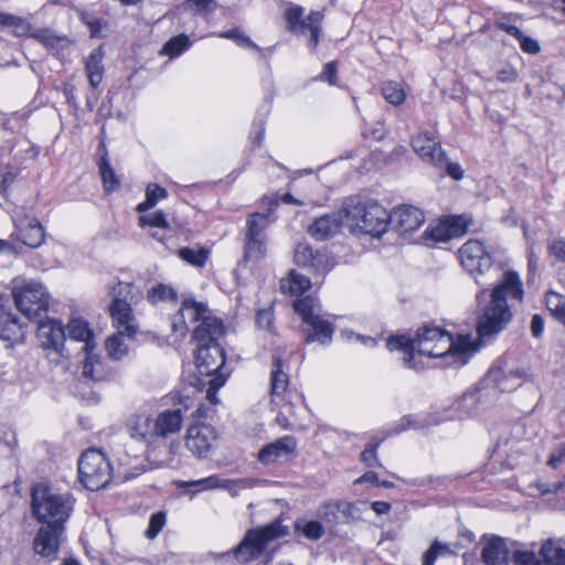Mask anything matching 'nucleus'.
I'll return each mask as SVG.
<instances>
[{"label":"nucleus","instance_id":"f257e3e1","mask_svg":"<svg viewBox=\"0 0 565 565\" xmlns=\"http://www.w3.org/2000/svg\"><path fill=\"white\" fill-rule=\"evenodd\" d=\"M495 281L498 284L492 289L490 301L478 319V332L481 337L497 334L510 322L512 311L507 302L508 297L523 300V284L516 271L507 270Z\"/></svg>","mask_w":565,"mask_h":565},{"label":"nucleus","instance_id":"f03ea898","mask_svg":"<svg viewBox=\"0 0 565 565\" xmlns=\"http://www.w3.org/2000/svg\"><path fill=\"white\" fill-rule=\"evenodd\" d=\"M224 334L221 319H206L193 331V339L198 342L195 363L201 375L215 376L225 364V352L218 343Z\"/></svg>","mask_w":565,"mask_h":565},{"label":"nucleus","instance_id":"7ed1b4c3","mask_svg":"<svg viewBox=\"0 0 565 565\" xmlns=\"http://www.w3.org/2000/svg\"><path fill=\"white\" fill-rule=\"evenodd\" d=\"M31 508L39 523L65 526L74 509V499L70 493H58L38 483L31 491Z\"/></svg>","mask_w":565,"mask_h":565},{"label":"nucleus","instance_id":"20e7f679","mask_svg":"<svg viewBox=\"0 0 565 565\" xmlns=\"http://www.w3.org/2000/svg\"><path fill=\"white\" fill-rule=\"evenodd\" d=\"M459 258L462 267L480 286L491 285L504 273L479 239L466 242L459 249Z\"/></svg>","mask_w":565,"mask_h":565},{"label":"nucleus","instance_id":"39448f33","mask_svg":"<svg viewBox=\"0 0 565 565\" xmlns=\"http://www.w3.org/2000/svg\"><path fill=\"white\" fill-rule=\"evenodd\" d=\"M345 217L351 227L380 237L388 226V212L375 201H356L348 205Z\"/></svg>","mask_w":565,"mask_h":565},{"label":"nucleus","instance_id":"423d86ee","mask_svg":"<svg viewBox=\"0 0 565 565\" xmlns=\"http://www.w3.org/2000/svg\"><path fill=\"white\" fill-rule=\"evenodd\" d=\"M445 332V330L438 327L424 326L417 330L414 338L405 334L391 335L387 339L386 347L390 351L399 350L404 352V365L411 369H417L416 364L413 363L414 352L416 351L422 355L433 353L431 345L436 343Z\"/></svg>","mask_w":565,"mask_h":565},{"label":"nucleus","instance_id":"0eeeda50","mask_svg":"<svg viewBox=\"0 0 565 565\" xmlns=\"http://www.w3.org/2000/svg\"><path fill=\"white\" fill-rule=\"evenodd\" d=\"M287 534V527L279 520L246 532L242 542L233 550V554L241 563L258 558L271 541Z\"/></svg>","mask_w":565,"mask_h":565},{"label":"nucleus","instance_id":"6e6552de","mask_svg":"<svg viewBox=\"0 0 565 565\" xmlns=\"http://www.w3.org/2000/svg\"><path fill=\"white\" fill-rule=\"evenodd\" d=\"M12 296L18 309L28 318H40L49 308L50 297L42 284L15 278L13 280Z\"/></svg>","mask_w":565,"mask_h":565},{"label":"nucleus","instance_id":"1a4fd4ad","mask_svg":"<svg viewBox=\"0 0 565 565\" xmlns=\"http://www.w3.org/2000/svg\"><path fill=\"white\" fill-rule=\"evenodd\" d=\"M111 471L110 462L100 450H86L78 460L79 480L90 491L105 488L111 480Z\"/></svg>","mask_w":565,"mask_h":565},{"label":"nucleus","instance_id":"9d476101","mask_svg":"<svg viewBox=\"0 0 565 565\" xmlns=\"http://www.w3.org/2000/svg\"><path fill=\"white\" fill-rule=\"evenodd\" d=\"M286 29L297 35L302 36L309 33L308 47L315 51L319 44V38L322 31L323 14L320 11H311L305 17V9L300 6H290L284 12Z\"/></svg>","mask_w":565,"mask_h":565},{"label":"nucleus","instance_id":"9b49d317","mask_svg":"<svg viewBox=\"0 0 565 565\" xmlns=\"http://www.w3.org/2000/svg\"><path fill=\"white\" fill-rule=\"evenodd\" d=\"M431 347L433 353H427V356L444 358L448 364L457 366L465 365L478 350V347L471 342L470 335H459L455 340L447 331Z\"/></svg>","mask_w":565,"mask_h":565},{"label":"nucleus","instance_id":"f8f14e48","mask_svg":"<svg viewBox=\"0 0 565 565\" xmlns=\"http://www.w3.org/2000/svg\"><path fill=\"white\" fill-rule=\"evenodd\" d=\"M132 284L118 281L111 289L113 303L109 308L111 318L120 332L136 333L137 324L130 307L135 298Z\"/></svg>","mask_w":565,"mask_h":565},{"label":"nucleus","instance_id":"ddd939ff","mask_svg":"<svg viewBox=\"0 0 565 565\" xmlns=\"http://www.w3.org/2000/svg\"><path fill=\"white\" fill-rule=\"evenodd\" d=\"M65 526L41 524L33 539V550L42 557L55 558L63 541Z\"/></svg>","mask_w":565,"mask_h":565},{"label":"nucleus","instance_id":"4468645a","mask_svg":"<svg viewBox=\"0 0 565 565\" xmlns=\"http://www.w3.org/2000/svg\"><path fill=\"white\" fill-rule=\"evenodd\" d=\"M294 257L298 266L309 268L311 273L318 276H323L334 265L327 252L315 250L307 243L297 245Z\"/></svg>","mask_w":565,"mask_h":565},{"label":"nucleus","instance_id":"2eb2a0df","mask_svg":"<svg viewBox=\"0 0 565 565\" xmlns=\"http://www.w3.org/2000/svg\"><path fill=\"white\" fill-rule=\"evenodd\" d=\"M13 236L31 248H38L45 242V231L41 222L30 215L14 217Z\"/></svg>","mask_w":565,"mask_h":565},{"label":"nucleus","instance_id":"dca6fc26","mask_svg":"<svg viewBox=\"0 0 565 565\" xmlns=\"http://www.w3.org/2000/svg\"><path fill=\"white\" fill-rule=\"evenodd\" d=\"M424 221L423 211L413 205H402L388 213V225L399 235L418 230Z\"/></svg>","mask_w":565,"mask_h":565},{"label":"nucleus","instance_id":"f3484780","mask_svg":"<svg viewBox=\"0 0 565 565\" xmlns=\"http://www.w3.org/2000/svg\"><path fill=\"white\" fill-rule=\"evenodd\" d=\"M216 440V431L211 425L193 424L188 429L186 447L199 458H205L211 452Z\"/></svg>","mask_w":565,"mask_h":565},{"label":"nucleus","instance_id":"a211bd4d","mask_svg":"<svg viewBox=\"0 0 565 565\" xmlns=\"http://www.w3.org/2000/svg\"><path fill=\"white\" fill-rule=\"evenodd\" d=\"M413 150L426 162L441 166L446 160V151L431 132H419L412 139Z\"/></svg>","mask_w":565,"mask_h":565},{"label":"nucleus","instance_id":"6ab92c4d","mask_svg":"<svg viewBox=\"0 0 565 565\" xmlns=\"http://www.w3.org/2000/svg\"><path fill=\"white\" fill-rule=\"evenodd\" d=\"M0 308L2 306L0 305ZM28 334V323L9 311L1 309L0 311V339L8 348L21 344L25 341Z\"/></svg>","mask_w":565,"mask_h":565},{"label":"nucleus","instance_id":"aec40b11","mask_svg":"<svg viewBox=\"0 0 565 565\" xmlns=\"http://www.w3.org/2000/svg\"><path fill=\"white\" fill-rule=\"evenodd\" d=\"M126 429L131 439L142 443L147 447L157 443L154 419L148 414H134L126 423Z\"/></svg>","mask_w":565,"mask_h":565},{"label":"nucleus","instance_id":"412c9836","mask_svg":"<svg viewBox=\"0 0 565 565\" xmlns=\"http://www.w3.org/2000/svg\"><path fill=\"white\" fill-rule=\"evenodd\" d=\"M36 337L44 349L60 351L66 339V333L61 321L56 319H41Z\"/></svg>","mask_w":565,"mask_h":565},{"label":"nucleus","instance_id":"4be33fe9","mask_svg":"<svg viewBox=\"0 0 565 565\" xmlns=\"http://www.w3.org/2000/svg\"><path fill=\"white\" fill-rule=\"evenodd\" d=\"M153 419L157 441L159 439H167L181 430L183 412L181 408L166 409L159 413Z\"/></svg>","mask_w":565,"mask_h":565},{"label":"nucleus","instance_id":"5701e85b","mask_svg":"<svg viewBox=\"0 0 565 565\" xmlns=\"http://www.w3.org/2000/svg\"><path fill=\"white\" fill-rule=\"evenodd\" d=\"M297 443L291 436H284L266 445L258 452V460L264 465L275 462L279 458L289 456L296 450Z\"/></svg>","mask_w":565,"mask_h":565},{"label":"nucleus","instance_id":"b1692460","mask_svg":"<svg viewBox=\"0 0 565 565\" xmlns=\"http://www.w3.org/2000/svg\"><path fill=\"white\" fill-rule=\"evenodd\" d=\"M486 544L482 548L481 557L486 565H507L509 548L505 541L492 535L490 537L483 536Z\"/></svg>","mask_w":565,"mask_h":565},{"label":"nucleus","instance_id":"393cba45","mask_svg":"<svg viewBox=\"0 0 565 565\" xmlns=\"http://www.w3.org/2000/svg\"><path fill=\"white\" fill-rule=\"evenodd\" d=\"M353 505L345 501H329L318 509V516L327 523H345L352 519Z\"/></svg>","mask_w":565,"mask_h":565},{"label":"nucleus","instance_id":"a878e982","mask_svg":"<svg viewBox=\"0 0 565 565\" xmlns=\"http://www.w3.org/2000/svg\"><path fill=\"white\" fill-rule=\"evenodd\" d=\"M341 217L339 214H326L318 217L309 227L308 231L312 237L318 241H324L333 236L340 231Z\"/></svg>","mask_w":565,"mask_h":565},{"label":"nucleus","instance_id":"bb28decb","mask_svg":"<svg viewBox=\"0 0 565 565\" xmlns=\"http://www.w3.org/2000/svg\"><path fill=\"white\" fill-rule=\"evenodd\" d=\"M278 206L277 199H269V207L266 212H255L252 213L246 221V234L247 236L262 237L266 238L265 230L269 225V216Z\"/></svg>","mask_w":565,"mask_h":565},{"label":"nucleus","instance_id":"cd10ccee","mask_svg":"<svg viewBox=\"0 0 565 565\" xmlns=\"http://www.w3.org/2000/svg\"><path fill=\"white\" fill-rule=\"evenodd\" d=\"M105 53L102 46L94 49L85 60V73L87 75L89 85L96 88L104 77V60Z\"/></svg>","mask_w":565,"mask_h":565},{"label":"nucleus","instance_id":"c85d7f7f","mask_svg":"<svg viewBox=\"0 0 565 565\" xmlns=\"http://www.w3.org/2000/svg\"><path fill=\"white\" fill-rule=\"evenodd\" d=\"M67 335L72 340L84 342L87 352L95 348L94 333L88 323L81 318H74L68 322Z\"/></svg>","mask_w":565,"mask_h":565},{"label":"nucleus","instance_id":"c756f323","mask_svg":"<svg viewBox=\"0 0 565 565\" xmlns=\"http://www.w3.org/2000/svg\"><path fill=\"white\" fill-rule=\"evenodd\" d=\"M488 379L495 383L501 392H510L521 384L522 372L510 371L504 373L500 367H493L489 371Z\"/></svg>","mask_w":565,"mask_h":565},{"label":"nucleus","instance_id":"7c9ffc66","mask_svg":"<svg viewBox=\"0 0 565 565\" xmlns=\"http://www.w3.org/2000/svg\"><path fill=\"white\" fill-rule=\"evenodd\" d=\"M179 315L184 321L203 323L206 319H216L209 315V309L205 303L198 302L193 299H185L179 310Z\"/></svg>","mask_w":565,"mask_h":565},{"label":"nucleus","instance_id":"2f4dec72","mask_svg":"<svg viewBox=\"0 0 565 565\" xmlns=\"http://www.w3.org/2000/svg\"><path fill=\"white\" fill-rule=\"evenodd\" d=\"M307 324L312 328V332L308 333L306 339L308 343L317 341L321 344H327L331 342L334 330L329 321L319 316Z\"/></svg>","mask_w":565,"mask_h":565},{"label":"nucleus","instance_id":"473e14b6","mask_svg":"<svg viewBox=\"0 0 565 565\" xmlns=\"http://www.w3.org/2000/svg\"><path fill=\"white\" fill-rule=\"evenodd\" d=\"M462 235L460 227H451L447 224L446 220L439 222L435 226H429L425 231L426 238H430L434 242H447L452 237Z\"/></svg>","mask_w":565,"mask_h":565},{"label":"nucleus","instance_id":"72a5a7b5","mask_svg":"<svg viewBox=\"0 0 565 565\" xmlns=\"http://www.w3.org/2000/svg\"><path fill=\"white\" fill-rule=\"evenodd\" d=\"M289 383L287 373L284 371V363L280 358L274 359V369L270 374V393L271 395H281Z\"/></svg>","mask_w":565,"mask_h":565},{"label":"nucleus","instance_id":"f704fd0d","mask_svg":"<svg viewBox=\"0 0 565 565\" xmlns=\"http://www.w3.org/2000/svg\"><path fill=\"white\" fill-rule=\"evenodd\" d=\"M294 309L305 323H309L320 316V303L312 297L297 299L294 302Z\"/></svg>","mask_w":565,"mask_h":565},{"label":"nucleus","instance_id":"c9c22d12","mask_svg":"<svg viewBox=\"0 0 565 565\" xmlns=\"http://www.w3.org/2000/svg\"><path fill=\"white\" fill-rule=\"evenodd\" d=\"M311 287V281L308 277L302 274H298L291 270L289 278L280 281V288L284 292L290 295L302 294Z\"/></svg>","mask_w":565,"mask_h":565},{"label":"nucleus","instance_id":"e433bc0d","mask_svg":"<svg viewBox=\"0 0 565 565\" xmlns=\"http://www.w3.org/2000/svg\"><path fill=\"white\" fill-rule=\"evenodd\" d=\"M118 332L109 337L106 341V350L108 355L113 360L122 359L128 352V345L124 342L122 337L126 335L131 338L135 333L128 334L127 332H120L117 328Z\"/></svg>","mask_w":565,"mask_h":565},{"label":"nucleus","instance_id":"4c0bfd02","mask_svg":"<svg viewBox=\"0 0 565 565\" xmlns=\"http://www.w3.org/2000/svg\"><path fill=\"white\" fill-rule=\"evenodd\" d=\"M267 238L245 235L244 257L246 260L257 262L266 255Z\"/></svg>","mask_w":565,"mask_h":565},{"label":"nucleus","instance_id":"58836bf2","mask_svg":"<svg viewBox=\"0 0 565 565\" xmlns=\"http://www.w3.org/2000/svg\"><path fill=\"white\" fill-rule=\"evenodd\" d=\"M295 531L300 533L301 535H303L306 539H308L310 541H318L324 534L322 524L316 520H310V521H306L303 519L296 520Z\"/></svg>","mask_w":565,"mask_h":565},{"label":"nucleus","instance_id":"ea45409f","mask_svg":"<svg viewBox=\"0 0 565 565\" xmlns=\"http://www.w3.org/2000/svg\"><path fill=\"white\" fill-rule=\"evenodd\" d=\"M382 95L387 103L394 106L402 105L406 98L402 84L394 81H387L383 84Z\"/></svg>","mask_w":565,"mask_h":565},{"label":"nucleus","instance_id":"a19ab883","mask_svg":"<svg viewBox=\"0 0 565 565\" xmlns=\"http://www.w3.org/2000/svg\"><path fill=\"white\" fill-rule=\"evenodd\" d=\"M545 565H565V550L547 541L541 548Z\"/></svg>","mask_w":565,"mask_h":565},{"label":"nucleus","instance_id":"79ce46f5","mask_svg":"<svg viewBox=\"0 0 565 565\" xmlns=\"http://www.w3.org/2000/svg\"><path fill=\"white\" fill-rule=\"evenodd\" d=\"M178 255L182 260L196 267H203L209 259V250L205 248L182 247Z\"/></svg>","mask_w":565,"mask_h":565},{"label":"nucleus","instance_id":"37998d69","mask_svg":"<svg viewBox=\"0 0 565 565\" xmlns=\"http://www.w3.org/2000/svg\"><path fill=\"white\" fill-rule=\"evenodd\" d=\"M177 484L179 488L195 487L199 488V490H212L216 488L230 489V483L221 482V479L217 476H210L193 481H180Z\"/></svg>","mask_w":565,"mask_h":565},{"label":"nucleus","instance_id":"c03bdc74","mask_svg":"<svg viewBox=\"0 0 565 565\" xmlns=\"http://www.w3.org/2000/svg\"><path fill=\"white\" fill-rule=\"evenodd\" d=\"M0 24L14 28L18 36H25L32 33V25L23 18H19L9 13H0Z\"/></svg>","mask_w":565,"mask_h":565},{"label":"nucleus","instance_id":"a18cd8bd","mask_svg":"<svg viewBox=\"0 0 565 565\" xmlns=\"http://www.w3.org/2000/svg\"><path fill=\"white\" fill-rule=\"evenodd\" d=\"M100 148L104 150V154L100 157L98 162L99 172L104 181L107 191L114 190L118 185V180L115 175L113 168L107 159V152L105 146L102 143Z\"/></svg>","mask_w":565,"mask_h":565},{"label":"nucleus","instance_id":"49530a36","mask_svg":"<svg viewBox=\"0 0 565 565\" xmlns=\"http://www.w3.org/2000/svg\"><path fill=\"white\" fill-rule=\"evenodd\" d=\"M168 192L158 184H149L146 190V200L138 204L137 211L145 212L153 207L160 199H164Z\"/></svg>","mask_w":565,"mask_h":565},{"label":"nucleus","instance_id":"de8ad7c7","mask_svg":"<svg viewBox=\"0 0 565 565\" xmlns=\"http://www.w3.org/2000/svg\"><path fill=\"white\" fill-rule=\"evenodd\" d=\"M454 554L451 547L447 543H443L438 540H435L429 548L423 555V564L422 565H434L435 561L439 556L451 555Z\"/></svg>","mask_w":565,"mask_h":565},{"label":"nucleus","instance_id":"09e8293b","mask_svg":"<svg viewBox=\"0 0 565 565\" xmlns=\"http://www.w3.org/2000/svg\"><path fill=\"white\" fill-rule=\"evenodd\" d=\"M190 40L186 35L180 34L171 38L163 46L162 52L171 57L180 55L190 47Z\"/></svg>","mask_w":565,"mask_h":565},{"label":"nucleus","instance_id":"8fccbe9b","mask_svg":"<svg viewBox=\"0 0 565 565\" xmlns=\"http://www.w3.org/2000/svg\"><path fill=\"white\" fill-rule=\"evenodd\" d=\"M546 307L552 315L559 321L565 319V297L562 295L550 291L546 294Z\"/></svg>","mask_w":565,"mask_h":565},{"label":"nucleus","instance_id":"3c124183","mask_svg":"<svg viewBox=\"0 0 565 565\" xmlns=\"http://www.w3.org/2000/svg\"><path fill=\"white\" fill-rule=\"evenodd\" d=\"M148 299L153 303L164 300H175L177 292L172 287L159 284L148 291Z\"/></svg>","mask_w":565,"mask_h":565},{"label":"nucleus","instance_id":"603ef678","mask_svg":"<svg viewBox=\"0 0 565 565\" xmlns=\"http://www.w3.org/2000/svg\"><path fill=\"white\" fill-rule=\"evenodd\" d=\"M220 38L233 40L237 45L243 47H253L259 51V47L239 29H232L218 33Z\"/></svg>","mask_w":565,"mask_h":565},{"label":"nucleus","instance_id":"864d4df0","mask_svg":"<svg viewBox=\"0 0 565 565\" xmlns=\"http://www.w3.org/2000/svg\"><path fill=\"white\" fill-rule=\"evenodd\" d=\"M225 383V375L224 374H216L212 379L209 380V387L206 390V399L210 402L211 405H216L218 403L217 399V391L224 385Z\"/></svg>","mask_w":565,"mask_h":565},{"label":"nucleus","instance_id":"5fc2aeb1","mask_svg":"<svg viewBox=\"0 0 565 565\" xmlns=\"http://www.w3.org/2000/svg\"><path fill=\"white\" fill-rule=\"evenodd\" d=\"M141 225L156 226L160 228H168L169 224L166 214L162 211H156L150 215H143L139 217Z\"/></svg>","mask_w":565,"mask_h":565},{"label":"nucleus","instance_id":"6e6d98bb","mask_svg":"<svg viewBox=\"0 0 565 565\" xmlns=\"http://www.w3.org/2000/svg\"><path fill=\"white\" fill-rule=\"evenodd\" d=\"M166 523V514L163 512H157L150 516L149 526L146 531V535L149 539H154L162 530Z\"/></svg>","mask_w":565,"mask_h":565},{"label":"nucleus","instance_id":"4d7b16f0","mask_svg":"<svg viewBox=\"0 0 565 565\" xmlns=\"http://www.w3.org/2000/svg\"><path fill=\"white\" fill-rule=\"evenodd\" d=\"M274 322V311L268 309H260L256 315V323L258 328L270 331Z\"/></svg>","mask_w":565,"mask_h":565},{"label":"nucleus","instance_id":"13d9d810","mask_svg":"<svg viewBox=\"0 0 565 565\" xmlns=\"http://www.w3.org/2000/svg\"><path fill=\"white\" fill-rule=\"evenodd\" d=\"M379 445H380V443L369 445L361 452V461L364 462L367 467L380 466V461H379L377 455H376Z\"/></svg>","mask_w":565,"mask_h":565},{"label":"nucleus","instance_id":"bf43d9fd","mask_svg":"<svg viewBox=\"0 0 565 565\" xmlns=\"http://www.w3.org/2000/svg\"><path fill=\"white\" fill-rule=\"evenodd\" d=\"M521 50L527 54H537L541 51L540 44L536 40L521 33V38H518Z\"/></svg>","mask_w":565,"mask_h":565},{"label":"nucleus","instance_id":"052dcab7","mask_svg":"<svg viewBox=\"0 0 565 565\" xmlns=\"http://www.w3.org/2000/svg\"><path fill=\"white\" fill-rule=\"evenodd\" d=\"M337 72H338L337 63L334 61H331L324 65L323 71L318 76V78L320 81L328 82L330 85H337V81H338Z\"/></svg>","mask_w":565,"mask_h":565},{"label":"nucleus","instance_id":"680f3d73","mask_svg":"<svg viewBox=\"0 0 565 565\" xmlns=\"http://www.w3.org/2000/svg\"><path fill=\"white\" fill-rule=\"evenodd\" d=\"M98 365V359L96 356L88 355L83 365V375L93 381L100 379L99 374L96 373L95 365Z\"/></svg>","mask_w":565,"mask_h":565},{"label":"nucleus","instance_id":"e2e57ef3","mask_svg":"<svg viewBox=\"0 0 565 565\" xmlns=\"http://www.w3.org/2000/svg\"><path fill=\"white\" fill-rule=\"evenodd\" d=\"M477 396L475 394H465L454 404L456 411H463V415H469L470 408L476 405Z\"/></svg>","mask_w":565,"mask_h":565},{"label":"nucleus","instance_id":"0e129e2a","mask_svg":"<svg viewBox=\"0 0 565 565\" xmlns=\"http://www.w3.org/2000/svg\"><path fill=\"white\" fill-rule=\"evenodd\" d=\"M513 557L515 565H541L533 552L518 551Z\"/></svg>","mask_w":565,"mask_h":565},{"label":"nucleus","instance_id":"69168bd1","mask_svg":"<svg viewBox=\"0 0 565 565\" xmlns=\"http://www.w3.org/2000/svg\"><path fill=\"white\" fill-rule=\"evenodd\" d=\"M548 254L556 260L565 263V241L555 239L548 245Z\"/></svg>","mask_w":565,"mask_h":565},{"label":"nucleus","instance_id":"338daca9","mask_svg":"<svg viewBox=\"0 0 565 565\" xmlns=\"http://www.w3.org/2000/svg\"><path fill=\"white\" fill-rule=\"evenodd\" d=\"M563 461H565V443L553 450L547 460V466L556 469Z\"/></svg>","mask_w":565,"mask_h":565},{"label":"nucleus","instance_id":"774afa93","mask_svg":"<svg viewBox=\"0 0 565 565\" xmlns=\"http://www.w3.org/2000/svg\"><path fill=\"white\" fill-rule=\"evenodd\" d=\"M494 26L497 30H501V31L508 33L509 35L513 36L516 40H518V38H521L522 31L518 26L510 24L504 19L497 20L494 23Z\"/></svg>","mask_w":565,"mask_h":565}]
</instances>
